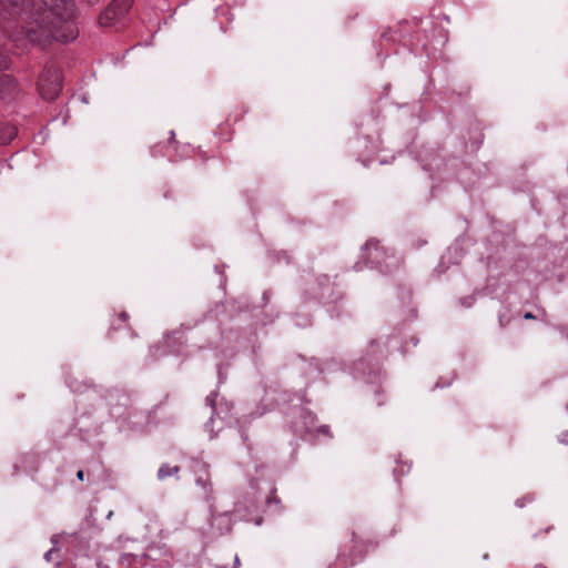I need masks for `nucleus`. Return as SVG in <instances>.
<instances>
[{
    "label": "nucleus",
    "mask_w": 568,
    "mask_h": 568,
    "mask_svg": "<svg viewBox=\"0 0 568 568\" xmlns=\"http://www.w3.org/2000/svg\"><path fill=\"white\" fill-rule=\"evenodd\" d=\"M21 30L13 41L23 44H45L50 40L69 42L78 37L73 22L74 4L67 0H38L24 12Z\"/></svg>",
    "instance_id": "nucleus-1"
},
{
    "label": "nucleus",
    "mask_w": 568,
    "mask_h": 568,
    "mask_svg": "<svg viewBox=\"0 0 568 568\" xmlns=\"http://www.w3.org/2000/svg\"><path fill=\"white\" fill-rule=\"evenodd\" d=\"M39 92L43 99L53 100L61 90V80L58 71H45L39 79Z\"/></svg>",
    "instance_id": "nucleus-2"
},
{
    "label": "nucleus",
    "mask_w": 568,
    "mask_h": 568,
    "mask_svg": "<svg viewBox=\"0 0 568 568\" xmlns=\"http://www.w3.org/2000/svg\"><path fill=\"white\" fill-rule=\"evenodd\" d=\"M132 0H113L100 16L102 26H111L124 17L131 8Z\"/></svg>",
    "instance_id": "nucleus-3"
},
{
    "label": "nucleus",
    "mask_w": 568,
    "mask_h": 568,
    "mask_svg": "<svg viewBox=\"0 0 568 568\" xmlns=\"http://www.w3.org/2000/svg\"><path fill=\"white\" fill-rule=\"evenodd\" d=\"M16 90V80L9 74H0V94L6 98L14 93Z\"/></svg>",
    "instance_id": "nucleus-4"
},
{
    "label": "nucleus",
    "mask_w": 568,
    "mask_h": 568,
    "mask_svg": "<svg viewBox=\"0 0 568 568\" xmlns=\"http://www.w3.org/2000/svg\"><path fill=\"white\" fill-rule=\"evenodd\" d=\"M0 3L6 8L13 9L17 13L24 11L29 7V0H0Z\"/></svg>",
    "instance_id": "nucleus-5"
},
{
    "label": "nucleus",
    "mask_w": 568,
    "mask_h": 568,
    "mask_svg": "<svg viewBox=\"0 0 568 568\" xmlns=\"http://www.w3.org/2000/svg\"><path fill=\"white\" fill-rule=\"evenodd\" d=\"M180 470V467L179 466H170V465H162L160 468H159V471H158V477L160 479H164L169 476H172V475H175L178 474Z\"/></svg>",
    "instance_id": "nucleus-6"
},
{
    "label": "nucleus",
    "mask_w": 568,
    "mask_h": 568,
    "mask_svg": "<svg viewBox=\"0 0 568 568\" xmlns=\"http://www.w3.org/2000/svg\"><path fill=\"white\" fill-rule=\"evenodd\" d=\"M6 130V136H0V142L1 143H8L10 140L13 139V136L16 135V128L14 126H6L4 128Z\"/></svg>",
    "instance_id": "nucleus-7"
},
{
    "label": "nucleus",
    "mask_w": 568,
    "mask_h": 568,
    "mask_svg": "<svg viewBox=\"0 0 568 568\" xmlns=\"http://www.w3.org/2000/svg\"><path fill=\"white\" fill-rule=\"evenodd\" d=\"M77 477H78V479L83 480V479H84V473H83V470H79V471L77 473Z\"/></svg>",
    "instance_id": "nucleus-8"
},
{
    "label": "nucleus",
    "mask_w": 568,
    "mask_h": 568,
    "mask_svg": "<svg viewBox=\"0 0 568 568\" xmlns=\"http://www.w3.org/2000/svg\"><path fill=\"white\" fill-rule=\"evenodd\" d=\"M526 320L535 318V316L531 313H526L524 316Z\"/></svg>",
    "instance_id": "nucleus-9"
},
{
    "label": "nucleus",
    "mask_w": 568,
    "mask_h": 568,
    "mask_svg": "<svg viewBox=\"0 0 568 568\" xmlns=\"http://www.w3.org/2000/svg\"><path fill=\"white\" fill-rule=\"evenodd\" d=\"M234 564H235V565H240V559H239V557H237V556H235Z\"/></svg>",
    "instance_id": "nucleus-10"
},
{
    "label": "nucleus",
    "mask_w": 568,
    "mask_h": 568,
    "mask_svg": "<svg viewBox=\"0 0 568 568\" xmlns=\"http://www.w3.org/2000/svg\"><path fill=\"white\" fill-rule=\"evenodd\" d=\"M45 558H47V560H49V558H50V551L45 554Z\"/></svg>",
    "instance_id": "nucleus-11"
}]
</instances>
